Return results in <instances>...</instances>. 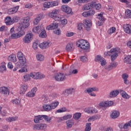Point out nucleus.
Listing matches in <instances>:
<instances>
[{
  "label": "nucleus",
  "mask_w": 131,
  "mask_h": 131,
  "mask_svg": "<svg viewBox=\"0 0 131 131\" xmlns=\"http://www.w3.org/2000/svg\"><path fill=\"white\" fill-rule=\"evenodd\" d=\"M120 53V49L117 48H113L110 51H107L104 53V55L105 57H107V56H111V61L113 62L115 60H116V58L118 57V54Z\"/></svg>",
  "instance_id": "f257e3e1"
},
{
  "label": "nucleus",
  "mask_w": 131,
  "mask_h": 131,
  "mask_svg": "<svg viewBox=\"0 0 131 131\" xmlns=\"http://www.w3.org/2000/svg\"><path fill=\"white\" fill-rule=\"evenodd\" d=\"M77 47L80 48L82 50H89L90 49V43L83 39H80L76 42Z\"/></svg>",
  "instance_id": "f03ea898"
},
{
  "label": "nucleus",
  "mask_w": 131,
  "mask_h": 131,
  "mask_svg": "<svg viewBox=\"0 0 131 131\" xmlns=\"http://www.w3.org/2000/svg\"><path fill=\"white\" fill-rule=\"evenodd\" d=\"M54 78L56 81H64L66 79V74L59 72L55 74Z\"/></svg>",
  "instance_id": "7ed1b4c3"
},
{
  "label": "nucleus",
  "mask_w": 131,
  "mask_h": 131,
  "mask_svg": "<svg viewBox=\"0 0 131 131\" xmlns=\"http://www.w3.org/2000/svg\"><path fill=\"white\" fill-rule=\"evenodd\" d=\"M114 102L112 101H102L99 102L98 106L101 108H108L113 105Z\"/></svg>",
  "instance_id": "20e7f679"
},
{
  "label": "nucleus",
  "mask_w": 131,
  "mask_h": 131,
  "mask_svg": "<svg viewBox=\"0 0 131 131\" xmlns=\"http://www.w3.org/2000/svg\"><path fill=\"white\" fill-rule=\"evenodd\" d=\"M30 76L32 78H34V79H42V78H45V75L39 72L31 73L30 74Z\"/></svg>",
  "instance_id": "39448f33"
},
{
  "label": "nucleus",
  "mask_w": 131,
  "mask_h": 131,
  "mask_svg": "<svg viewBox=\"0 0 131 131\" xmlns=\"http://www.w3.org/2000/svg\"><path fill=\"white\" fill-rule=\"evenodd\" d=\"M33 39V34L29 33L27 34L23 39V42L25 43H29Z\"/></svg>",
  "instance_id": "423d86ee"
},
{
  "label": "nucleus",
  "mask_w": 131,
  "mask_h": 131,
  "mask_svg": "<svg viewBox=\"0 0 131 131\" xmlns=\"http://www.w3.org/2000/svg\"><path fill=\"white\" fill-rule=\"evenodd\" d=\"M95 61L96 62H99L100 63L101 66H105L106 64L107 63V62H106V60L105 58H103V57L97 55L95 58Z\"/></svg>",
  "instance_id": "0eeeda50"
},
{
  "label": "nucleus",
  "mask_w": 131,
  "mask_h": 131,
  "mask_svg": "<svg viewBox=\"0 0 131 131\" xmlns=\"http://www.w3.org/2000/svg\"><path fill=\"white\" fill-rule=\"evenodd\" d=\"M98 91H99V89L94 87L89 88L87 90H86L85 92L89 94V95L90 96H92V97H96V94L94 93L93 92H98Z\"/></svg>",
  "instance_id": "6e6552de"
},
{
  "label": "nucleus",
  "mask_w": 131,
  "mask_h": 131,
  "mask_svg": "<svg viewBox=\"0 0 131 131\" xmlns=\"http://www.w3.org/2000/svg\"><path fill=\"white\" fill-rule=\"evenodd\" d=\"M84 27L86 30H90L91 27H92V21L90 19H86L83 21Z\"/></svg>",
  "instance_id": "1a4fd4ad"
},
{
  "label": "nucleus",
  "mask_w": 131,
  "mask_h": 131,
  "mask_svg": "<svg viewBox=\"0 0 131 131\" xmlns=\"http://www.w3.org/2000/svg\"><path fill=\"white\" fill-rule=\"evenodd\" d=\"M61 9L62 12L66 13V14H71V12H72L71 8L67 5H62Z\"/></svg>",
  "instance_id": "9d476101"
},
{
  "label": "nucleus",
  "mask_w": 131,
  "mask_h": 131,
  "mask_svg": "<svg viewBox=\"0 0 131 131\" xmlns=\"http://www.w3.org/2000/svg\"><path fill=\"white\" fill-rule=\"evenodd\" d=\"M43 18V14L42 13L39 14L37 15L36 18L34 19L33 24L34 25H37L40 20Z\"/></svg>",
  "instance_id": "9b49d317"
},
{
  "label": "nucleus",
  "mask_w": 131,
  "mask_h": 131,
  "mask_svg": "<svg viewBox=\"0 0 131 131\" xmlns=\"http://www.w3.org/2000/svg\"><path fill=\"white\" fill-rule=\"evenodd\" d=\"M19 6H17L15 7L9 9L8 11V14H9V15H12L13 14L17 13V12H18V10H19Z\"/></svg>",
  "instance_id": "f8f14e48"
},
{
  "label": "nucleus",
  "mask_w": 131,
  "mask_h": 131,
  "mask_svg": "<svg viewBox=\"0 0 131 131\" xmlns=\"http://www.w3.org/2000/svg\"><path fill=\"white\" fill-rule=\"evenodd\" d=\"M37 91V88H34L33 89L29 92L27 94V96L29 98H32L35 96V93Z\"/></svg>",
  "instance_id": "ddd939ff"
},
{
  "label": "nucleus",
  "mask_w": 131,
  "mask_h": 131,
  "mask_svg": "<svg viewBox=\"0 0 131 131\" xmlns=\"http://www.w3.org/2000/svg\"><path fill=\"white\" fill-rule=\"evenodd\" d=\"M120 115V113L118 111H113L112 112L111 114L110 115V117L112 119H116Z\"/></svg>",
  "instance_id": "4468645a"
},
{
  "label": "nucleus",
  "mask_w": 131,
  "mask_h": 131,
  "mask_svg": "<svg viewBox=\"0 0 131 131\" xmlns=\"http://www.w3.org/2000/svg\"><path fill=\"white\" fill-rule=\"evenodd\" d=\"M27 89H28V86H27L26 84L21 85L19 91L20 95H24V94H25L27 91Z\"/></svg>",
  "instance_id": "2eb2a0df"
},
{
  "label": "nucleus",
  "mask_w": 131,
  "mask_h": 131,
  "mask_svg": "<svg viewBox=\"0 0 131 131\" xmlns=\"http://www.w3.org/2000/svg\"><path fill=\"white\" fill-rule=\"evenodd\" d=\"M58 26L59 25L57 23H53L50 26L47 27V30H53V29H56V28H58Z\"/></svg>",
  "instance_id": "dca6fc26"
},
{
  "label": "nucleus",
  "mask_w": 131,
  "mask_h": 131,
  "mask_svg": "<svg viewBox=\"0 0 131 131\" xmlns=\"http://www.w3.org/2000/svg\"><path fill=\"white\" fill-rule=\"evenodd\" d=\"M123 27L126 33H128V34H131V25H128V24L124 25L123 26Z\"/></svg>",
  "instance_id": "f3484780"
},
{
  "label": "nucleus",
  "mask_w": 131,
  "mask_h": 131,
  "mask_svg": "<svg viewBox=\"0 0 131 131\" xmlns=\"http://www.w3.org/2000/svg\"><path fill=\"white\" fill-rule=\"evenodd\" d=\"M60 12L59 10L54 9L52 11L48 14V15L50 18H54L55 16L58 15V13Z\"/></svg>",
  "instance_id": "a211bd4d"
},
{
  "label": "nucleus",
  "mask_w": 131,
  "mask_h": 131,
  "mask_svg": "<svg viewBox=\"0 0 131 131\" xmlns=\"http://www.w3.org/2000/svg\"><path fill=\"white\" fill-rule=\"evenodd\" d=\"M0 93H1V94H3L4 95H9L10 94L9 89L5 86L0 88Z\"/></svg>",
  "instance_id": "6ab92c4d"
},
{
  "label": "nucleus",
  "mask_w": 131,
  "mask_h": 131,
  "mask_svg": "<svg viewBox=\"0 0 131 131\" xmlns=\"http://www.w3.org/2000/svg\"><path fill=\"white\" fill-rule=\"evenodd\" d=\"M43 119V115H38L34 117V122L35 123H39V121L40 120H42Z\"/></svg>",
  "instance_id": "aec40b11"
},
{
  "label": "nucleus",
  "mask_w": 131,
  "mask_h": 131,
  "mask_svg": "<svg viewBox=\"0 0 131 131\" xmlns=\"http://www.w3.org/2000/svg\"><path fill=\"white\" fill-rule=\"evenodd\" d=\"M43 109L44 111H47L49 112L50 111H52V107L51 106V104H48V103H46L42 105Z\"/></svg>",
  "instance_id": "412c9836"
},
{
  "label": "nucleus",
  "mask_w": 131,
  "mask_h": 131,
  "mask_svg": "<svg viewBox=\"0 0 131 131\" xmlns=\"http://www.w3.org/2000/svg\"><path fill=\"white\" fill-rule=\"evenodd\" d=\"M39 47L40 48V49H47V48H49L50 47V42L47 41V42H43L42 43H41Z\"/></svg>",
  "instance_id": "4be33fe9"
},
{
  "label": "nucleus",
  "mask_w": 131,
  "mask_h": 131,
  "mask_svg": "<svg viewBox=\"0 0 131 131\" xmlns=\"http://www.w3.org/2000/svg\"><path fill=\"white\" fill-rule=\"evenodd\" d=\"M119 94V91L118 90H115L111 92L110 93V98H114Z\"/></svg>",
  "instance_id": "5701e85b"
},
{
  "label": "nucleus",
  "mask_w": 131,
  "mask_h": 131,
  "mask_svg": "<svg viewBox=\"0 0 131 131\" xmlns=\"http://www.w3.org/2000/svg\"><path fill=\"white\" fill-rule=\"evenodd\" d=\"M66 50L67 52H71L73 51V44L68 43L66 47Z\"/></svg>",
  "instance_id": "b1692460"
},
{
  "label": "nucleus",
  "mask_w": 131,
  "mask_h": 131,
  "mask_svg": "<svg viewBox=\"0 0 131 131\" xmlns=\"http://www.w3.org/2000/svg\"><path fill=\"white\" fill-rule=\"evenodd\" d=\"M8 59L9 61H11V62H17V58L16 57V55L15 54L10 55L8 57Z\"/></svg>",
  "instance_id": "393cba45"
},
{
  "label": "nucleus",
  "mask_w": 131,
  "mask_h": 131,
  "mask_svg": "<svg viewBox=\"0 0 131 131\" xmlns=\"http://www.w3.org/2000/svg\"><path fill=\"white\" fill-rule=\"evenodd\" d=\"M74 92H75V90L73 88L67 89L65 91L64 95L66 96H69V95H71Z\"/></svg>",
  "instance_id": "a878e982"
},
{
  "label": "nucleus",
  "mask_w": 131,
  "mask_h": 131,
  "mask_svg": "<svg viewBox=\"0 0 131 131\" xmlns=\"http://www.w3.org/2000/svg\"><path fill=\"white\" fill-rule=\"evenodd\" d=\"M5 23L6 25H12L13 24V20H12L11 17L9 16L6 18Z\"/></svg>",
  "instance_id": "bb28decb"
},
{
  "label": "nucleus",
  "mask_w": 131,
  "mask_h": 131,
  "mask_svg": "<svg viewBox=\"0 0 131 131\" xmlns=\"http://www.w3.org/2000/svg\"><path fill=\"white\" fill-rule=\"evenodd\" d=\"M121 95L124 99H129L130 98V96L128 95L127 93H126L125 91H121Z\"/></svg>",
  "instance_id": "cd10ccee"
},
{
  "label": "nucleus",
  "mask_w": 131,
  "mask_h": 131,
  "mask_svg": "<svg viewBox=\"0 0 131 131\" xmlns=\"http://www.w3.org/2000/svg\"><path fill=\"white\" fill-rule=\"evenodd\" d=\"M29 25H30V23H25L24 21H22L20 24V28H27L29 27Z\"/></svg>",
  "instance_id": "c85d7f7f"
},
{
  "label": "nucleus",
  "mask_w": 131,
  "mask_h": 131,
  "mask_svg": "<svg viewBox=\"0 0 131 131\" xmlns=\"http://www.w3.org/2000/svg\"><path fill=\"white\" fill-rule=\"evenodd\" d=\"M18 120V117H9L6 119L7 122H13V121H16Z\"/></svg>",
  "instance_id": "c756f323"
},
{
  "label": "nucleus",
  "mask_w": 131,
  "mask_h": 131,
  "mask_svg": "<svg viewBox=\"0 0 131 131\" xmlns=\"http://www.w3.org/2000/svg\"><path fill=\"white\" fill-rule=\"evenodd\" d=\"M33 31L35 33H39V32L41 31V27L38 26L37 27L33 28Z\"/></svg>",
  "instance_id": "7c9ffc66"
},
{
  "label": "nucleus",
  "mask_w": 131,
  "mask_h": 131,
  "mask_svg": "<svg viewBox=\"0 0 131 131\" xmlns=\"http://www.w3.org/2000/svg\"><path fill=\"white\" fill-rule=\"evenodd\" d=\"M23 81L26 82V81H28L30 80V75L29 74H26L24 76H23Z\"/></svg>",
  "instance_id": "2f4dec72"
},
{
  "label": "nucleus",
  "mask_w": 131,
  "mask_h": 131,
  "mask_svg": "<svg viewBox=\"0 0 131 131\" xmlns=\"http://www.w3.org/2000/svg\"><path fill=\"white\" fill-rule=\"evenodd\" d=\"M67 128H70L72 127V126L74 124V123L72 122L71 120H68L66 122Z\"/></svg>",
  "instance_id": "473e14b6"
},
{
  "label": "nucleus",
  "mask_w": 131,
  "mask_h": 131,
  "mask_svg": "<svg viewBox=\"0 0 131 131\" xmlns=\"http://www.w3.org/2000/svg\"><path fill=\"white\" fill-rule=\"evenodd\" d=\"M125 17L126 18H127L128 19L131 18V10H130L127 9L125 11Z\"/></svg>",
  "instance_id": "72a5a7b5"
},
{
  "label": "nucleus",
  "mask_w": 131,
  "mask_h": 131,
  "mask_svg": "<svg viewBox=\"0 0 131 131\" xmlns=\"http://www.w3.org/2000/svg\"><path fill=\"white\" fill-rule=\"evenodd\" d=\"M80 117H81V113H76L73 115V118L75 120H78Z\"/></svg>",
  "instance_id": "f704fd0d"
},
{
  "label": "nucleus",
  "mask_w": 131,
  "mask_h": 131,
  "mask_svg": "<svg viewBox=\"0 0 131 131\" xmlns=\"http://www.w3.org/2000/svg\"><path fill=\"white\" fill-rule=\"evenodd\" d=\"M59 105V102L56 101L50 104V106H51V109H55Z\"/></svg>",
  "instance_id": "c9c22d12"
},
{
  "label": "nucleus",
  "mask_w": 131,
  "mask_h": 131,
  "mask_svg": "<svg viewBox=\"0 0 131 131\" xmlns=\"http://www.w3.org/2000/svg\"><path fill=\"white\" fill-rule=\"evenodd\" d=\"M124 63H127L128 64H131V55H129L126 57L124 59Z\"/></svg>",
  "instance_id": "e433bc0d"
},
{
  "label": "nucleus",
  "mask_w": 131,
  "mask_h": 131,
  "mask_svg": "<svg viewBox=\"0 0 131 131\" xmlns=\"http://www.w3.org/2000/svg\"><path fill=\"white\" fill-rule=\"evenodd\" d=\"M41 33L39 35V37H41V38H45L47 36V32H46V30H41Z\"/></svg>",
  "instance_id": "4c0bfd02"
},
{
  "label": "nucleus",
  "mask_w": 131,
  "mask_h": 131,
  "mask_svg": "<svg viewBox=\"0 0 131 131\" xmlns=\"http://www.w3.org/2000/svg\"><path fill=\"white\" fill-rule=\"evenodd\" d=\"M19 63L21 64V65H24L25 64H26V57H22L21 58H19Z\"/></svg>",
  "instance_id": "58836bf2"
},
{
  "label": "nucleus",
  "mask_w": 131,
  "mask_h": 131,
  "mask_svg": "<svg viewBox=\"0 0 131 131\" xmlns=\"http://www.w3.org/2000/svg\"><path fill=\"white\" fill-rule=\"evenodd\" d=\"M3 65L0 66V72H4L7 70V68L6 67V63L3 62Z\"/></svg>",
  "instance_id": "ea45409f"
},
{
  "label": "nucleus",
  "mask_w": 131,
  "mask_h": 131,
  "mask_svg": "<svg viewBox=\"0 0 131 131\" xmlns=\"http://www.w3.org/2000/svg\"><path fill=\"white\" fill-rule=\"evenodd\" d=\"M91 125H92V123H86L85 125V131H91L92 129V127H91Z\"/></svg>",
  "instance_id": "a19ab883"
},
{
  "label": "nucleus",
  "mask_w": 131,
  "mask_h": 131,
  "mask_svg": "<svg viewBox=\"0 0 131 131\" xmlns=\"http://www.w3.org/2000/svg\"><path fill=\"white\" fill-rule=\"evenodd\" d=\"M116 31V28L113 27L108 30L107 32L108 34H112V33H114Z\"/></svg>",
  "instance_id": "79ce46f5"
},
{
  "label": "nucleus",
  "mask_w": 131,
  "mask_h": 131,
  "mask_svg": "<svg viewBox=\"0 0 131 131\" xmlns=\"http://www.w3.org/2000/svg\"><path fill=\"white\" fill-rule=\"evenodd\" d=\"M36 57L37 61H43V60H45V57L41 54H37Z\"/></svg>",
  "instance_id": "37998d69"
},
{
  "label": "nucleus",
  "mask_w": 131,
  "mask_h": 131,
  "mask_svg": "<svg viewBox=\"0 0 131 131\" xmlns=\"http://www.w3.org/2000/svg\"><path fill=\"white\" fill-rule=\"evenodd\" d=\"M43 119H45V121L50 123V122H51V120H52V118L47 115H43Z\"/></svg>",
  "instance_id": "c03bdc74"
},
{
  "label": "nucleus",
  "mask_w": 131,
  "mask_h": 131,
  "mask_svg": "<svg viewBox=\"0 0 131 131\" xmlns=\"http://www.w3.org/2000/svg\"><path fill=\"white\" fill-rule=\"evenodd\" d=\"M72 118V115L69 114L63 117V120H68V119H71Z\"/></svg>",
  "instance_id": "a18cd8bd"
},
{
  "label": "nucleus",
  "mask_w": 131,
  "mask_h": 131,
  "mask_svg": "<svg viewBox=\"0 0 131 131\" xmlns=\"http://www.w3.org/2000/svg\"><path fill=\"white\" fill-rule=\"evenodd\" d=\"M11 37L12 39H16L17 38H19L20 37V35L18 34V33H14L11 35Z\"/></svg>",
  "instance_id": "49530a36"
},
{
  "label": "nucleus",
  "mask_w": 131,
  "mask_h": 131,
  "mask_svg": "<svg viewBox=\"0 0 131 131\" xmlns=\"http://www.w3.org/2000/svg\"><path fill=\"white\" fill-rule=\"evenodd\" d=\"M47 126H48V125H47V124H42V123L39 124V127L40 130V129H46Z\"/></svg>",
  "instance_id": "de8ad7c7"
},
{
  "label": "nucleus",
  "mask_w": 131,
  "mask_h": 131,
  "mask_svg": "<svg viewBox=\"0 0 131 131\" xmlns=\"http://www.w3.org/2000/svg\"><path fill=\"white\" fill-rule=\"evenodd\" d=\"M128 126H131V121L124 124L123 128H124V129H127V128H128Z\"/></svg>",
  "instance_id": "09e8293b"
},
{
  "label": "nucleus",
  "mask_w": 131,
  "mask_h": 131,
  "mask_svg": "<svg viewBox=\"0 0 131 131\" xmlns=\"http://www.w3.org/2000/svg\"><path fill=\"white\" fill-rule=\"evenodd\" d=\"M13 104H14L15 105H16L17 106H19L20 105L21 102L20 101V100L19 99H14L12 100Z\"/></svg>",
  "instance_id": "8fccbe9b"
},
{
  "label": "nucleus",
  "mask_w": 131,
  "mask_h": 131,
  "mask_svg": "<svg viewBox=\"0 0 131 131\" xmlns=\"http://www.w3.org/2000/svg\"><path fill=\"white\" fill-rule=\"evenodd\" d=\"M88 15L89 16V17H91L92 16H94V15H95L96 11H95V10L91 9L89 11H88Z\"/></svg>",
  "instance_id": "3c124183"
},
{
  "label": "nucleus",
  "mask_w": 131,
  "mask_h": 131,
  "mask_svg": "<svg viewBox=\"0 0 131 131\" xmlns=\"http://www.w3.org/2000/svg\"><path fill=\"white\" fill-rule=\"evenodd\" d=\"M44 8H52L51 5V2H45L43 4Z\"/></svg>",
  "instance_id": "603ef678"
},
{
  "label": "nucleus",
  "mask_w": 131,
  "mask_h": 131,
  "mask_svg": "<svg viewBox=\"0 0 131 131\" xmlns=\"http://www.w3.org/2000/svg\"><path fill=\"white\" fill-rule=\"evenodd\" d=\"M38 43H39V42L38 41L34 42L33 43V48L34 50H37V48L38 47Z\"/></svg>",
  "instance_id": "864d4df0"
},
{
  "label": "nucleus",
  "mask_w": 131,
  "mask_h": 131,
  "mask_svg": "<svg viewBox=\"0 0 131 131\" xmlns=\"http://www.w3.org/2000/svg\"><path fill=\"white\" fill-rule=\"evenodd\" d=\"M29 21H30V17L28 16L24 17L23 18V21L25 22V23H29Z\"/></svg>",
  "instance_id": "5fc2aeb1"
},
{
  "label": "nucleus",
  "mask_w": 131,
  "mask_h": 131,
  "mask_svg": "<svg viewBox=\"0 0 131 131\" xmlns=\"http://www.w3.org/2000/svg\"><path fill=\"white\" fill-rule=\"evenodd\" d=\"M20 20V17L18 16H14L12 18L13 24L15 23L18 22Z\"/></svg>",
  "instance_id": "6e6d98bb"
},
{
  "label": "nucleus",
  "mask_w": 131,
  "mask_h": 131,
  "mask_svg": "<svg viewBox=\"0 0 131 131\" xmlns=\"http://www.w3.org/2000/svg\"><path fill=\"white\" fill-rule=\"evenodd\" d=\"M106 9L107 11V12H110V13H112L113 11V7L111 6L107 5L106 7Z\"/></svg>",
  "instance_id": "4d7b16f0"
},
{
  "label": "nucleus",
  "mask_w": 131,
  "mask_h": 131,
  "mask_svg": "<svg viewBox=\"0 0 131 131\" xmlns=\"http://www.w3.org/2000/svg\"><path fill=\"white\" fill-rule=\"evenodd\" d=\"M33 130H40L39 129V124H35L33 126Z\"/></svg>",
  "instance_id": "13d9d810"
},
{
  "label": "nucleus",
  "mask_w": 131,
  "mask_h": 131,
  "mask_svg": "<svg viewBox=\"0 0 131 131\" xmlns=\"http://www.w3.org/2000/svg\"><path fill=\"white\" fill-rule=\"evenodd\" d=\"M25 57V56H24V55L23 54V53L21 52H18L17 53V58L18 59H21L23 57Z\"/></svg>",
  "instance_id": "bf43d9fd"
},
{
  "label": "nucleus",
  "mask_w": 131,
  "mask_h": 131,
  "mask_svg": "<svg viewBox=\"0 0 131 131\" xmlns=\"http://www.w3.org/2000/svg\"><path fill=\"white\" fill-rule=\"evenodd\" d=\"M96 119H97V116H93L90 117L88 119V121H89V122H91V121H95V120H96Z\"/></svg>",
  "instance_id": "052dcab7"
},
{
  "label": "nucleus",
  "mask_w": 131,
  "mask_h": 131,
  "mask_svg": "<svg viewBox=\"0 0 131 131\" xmlns=\"http://www.w3.org/2000/svg\"><path fill=\"white\" fill-rule=\"evenodd\" d=\"M51 8L53 7H56L59 5V3L58 2H50Z\"/></svg>",
  "instance_id": "680f3d73"
},
{
  "label": "nucleus",
  "mask_w": 131,
  "mask_h": 131,
  "mask_svg": "<svg viewBox=\"0 0 131 131\" xmlns=\"http://www.w3.org/2000/svg\"><path fill=\"white\" fill-rule=\"evenodd\" d=\"M97 19H99L100 21H104L105 20L102 14H98Z\"/></svg>",
  "instance_id": "e2e57ef3"
},
{
  "label": "nucleus",
  "mask_w": 131,
  "mask_h": 131,
  "mask_svg": "<svg viewBox=\"0 0 131 131\" xmlns=\"http://www.w3.org/2000/svg\"><path fill=\"white\" fill-rule=\"evenodd\" d=\"M89 4L90 9H94L96 6V2H92L91 3H89Z\"/></svg>",
  "instance_id": "0e129e2a"
},
{
  "label": "nucleus",
  "mask_w": 131,
  "mask_h": 131,
  "mask_svg": "<svg viewBox=\"0 0 131 131\" xmlns=\"http://www.w3.org/2000/svg\"><path fill=\"white\" fill-rule=\"evenodd\" d=\"M101 8H102V5L100 4H97V3H95V8L96 9V10H99Z\"/></svg>",
  "instance_id": "69168bd1"
},
{
  "label": "nucleus",
  "mask_w": 131,
  "mask_h": 131,
  "mask_svg": "<svg viewBox=\"0 0 131 131\" xmlns=\"http://www.w3.org/2000/svg\"><path fill=\"white\" fill-rule=\"evenodd\" d=\"M80 59L82 62H88L89 60L88 59V57H86V56H82L81 57Z\"/></svg>",
  "instance_id": "338daca9"
},
{
  "label": "nucleus",
  "mask_w": 131,
  "mask_h": 131,
  "mask_svg": "<svg viewBox=\"0 0 131 131\" xmlns=\"http://www.w3.org/2000/svg\"><path fill=\"white\" fill-rule=\"evenodd\" d=\"M83 28V24H78V30L81 31Z\"/></svg>",
  "instance_id": "774afa93"
}]
</instances>
